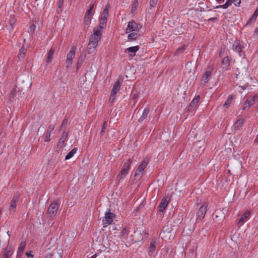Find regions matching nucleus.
I'll return each instance as SVG.
<instances>
[{"label": "nucleus", "mask_w": 258, "mask_h": 258, "mask_svg": "<svg viewBox=\"0 0 258 258\" xmlns=\"http://www.w3.org/2000/svg\"><path fill=\"white\" fill-rule=\"evenodd\" d=\"M232 3L236 7H239L241 4V0H232Z\"/></svg>", "instance_id": "48"}, {"label": "nucleus", "mask_w": 258, "mask_h": 258, "mask_svg": "<svg viewBox=\"0 0 258 258\" xmlns=\"http://www.w3.org/2000/svg\"><path fill=\"white\" fill-rule=\"evenodd\" d=\"M127 36V38L129 40L134 41L139 36V34L138 32H131Z\"/></svg>", "instance_id": "33"}, {"label": "nucleus", "mask_w": 258, "mask_h": 258, "mask_svg": "<svg viewBox=\"0 0 258 258\" xmlns=\"http://www.w3.org/2000/svg\"><path fill=\"white\" fill-rule=\"evenodd\" d=\"M254 33V34L258 35V27L255 29Z\"/></svg>", "instance_id": "55"}, {"label": "nucleus", "mask_w": 258, "mask_h": 258, "mask_svg": "<svg viewBox=\"0 0 258 258\" xmlns=\"http://www.w3.org/2000/svg\"><path fill=\"white\" fill-rule=\"evenodd\" d=\"M63 1L64 0H59L58 3V6L59 8H60L63 4Z\"/></svg>", "instance_id": "50"}, {"label": "nucleus", "mask_w": 258, "mask_h": 258, "mask_svg": "<svg viewBox=\"0 0 258 258\" xmlns=\"http://www.w3.org/2000/svg\"><path fill=\"white\" fill-rule=\"evenodd\" d=\"M52 257V255L51 254H49V255H47L45 258H51Z\"/></svg>", "instance_id": "58"}, {"label": "nucleus", "mask_w": 258, "mask_h": 258, "mask_svg": "<svg viewBox=\"0 0 258 258\" xmlns=\"http://www.w3.org/2000/svg\"><path fill=\"white\" fill-rule=\"evenodd\" d=\"M127 171H128L127 170H126L122 168L120 173L117 176V177H116L117 180L119 182L122 181L125 177V176L127 174Z\"/></svg>", "instance_id": "19"}, {"label": "nucleus", "mask_w": 258, "mask_h": 258, "mask_svg": "<svg viewBox=\"0 0 258 258\" xmlns=\"http://www.w3.org/2000/svg\"><path fill=\"white\" fill-rule=\"evenodd\" d=\"M244 122V119L242 118H240L238 119L234 124L233 126V130H239L243 125Z\"/></svg>", "instance_id": "24"}, {"label": "nucleus", "mask_w": 258, "mask_h": 258, "mask_svg": "<svg viewBox=\"0 0 258 258\" xmlns=\"http://www.w3.org/2000/svg\"><path fill=\"white\" fill-rule=\"evenodd\" d=\"M68 134H69L68 130H65L62 133L61 137L59 140L58 145H57V146L59 148H61L63 146L65 141L67 140V139L68 138Z\"/></svg>", "instance_id": "14"}, {"label": "nucleus", "mask_w": 258, "mask_h": 258, "mask_svg": "<svg viewBox=\"0 0 258 258\" xmlns=\"http://www.w3.org/2000/svg\"><path fill=\"white\" fill-rule=\"evenodd\" d=\"M116 94H114V93H112L111 92L110 98L109 99V102L110 103H113V102L116 98Z\"/></svg>", "instance_id": "42"}, {"label": "nucleus", "mask_w": 258, "mask_h": 258, "mask_svg": "<svg viewBox=\"0 0 258 258\" xmlns=\"http://www.w3.org/2000/svg\"><path fill=\"white\" fill-rule=\"evenodd\" d=\"M58 209V205L55 202H53L50 204L48 208L47 212L49 216L53 218L56 215Z\"/></svg>", "instance_id": "7"}, {"label": "nucleus", "mask_w": 258, "mask_h": 258, "mask_svg": "<svg viewBox=\"0 0 258 258\" xmlns=\"http://www.w3.org/2000/svg\"><path fill=\"white\" fill-rule=\"evenodd\" d=\"M110 8V5L107 4L105 6L103 9V12L99 18V26L97 27H99L100 29H103L106 26V22L107 21V18L108 17L109 9Z\"/></svg>", "instance_id": "2"}, {"label": "nucleus", "mask_w": 258, "mask_h": 258, "mask_svg": "<svg viewBox=\"0 0 258 258\" xmlns=\"http://www.w3.org/2000/svg\"><path fill=\"white\" fill-rule=\"evenodd\" d=\"M106 125H107L106 121H104L102 126V129H101V131L100 132L101 135H103L104 132H105V129Z\"/></svg>", "instance_id": "47"}, {"label": "nucleus", "mask_w": 258, "mask_h": 258, "mask_svg": "<svg viewBox=\"0 0 258 258\" xmlns=\"http://www.w3.org/2000/svg\"><path fill=\"white\" fill-rule=\"evenodd\" d=\"M142 28V25L140 24L136 23L134 21L129 22L125 32L126 33L131 32H138Z\"/></svg>", "instance_id": "3"}, {"label": "nucleus", "mask_w": 258, "mask_h": 258, "mask_svg": "<svg viewBox=\"0 0 258 258\" xmlns=\"http://www.w3.org/2000/svg\"><path fill=\"white\" fill-rule=\"evenodd\" d=\"M157 3V0H150L149 4H150V8H152L154 7L156 5Z\"/></svg>", "instance_id": "44"}, {"label": "nucleus", "mask_w": 258, "mask_h": 258, "mask_svg": "<svg viewBox=\"0 0 258 258\" xmlns=\"http://www.w3.org/2000/svg\"><path fill=\"white\" fill-rule=\"evenodd\" d=\"M230 59L229 57L226 56L223 58L222 63V67L224 69L228 70V68L230 65Z\"/></svg>", "instance_id": "23"}, {"label": "nucleus", "mask_w": 258, "mask_h": 258, "mask_svg": "<svg viewBox=\"0 0 258 258\" xmlns=\"http://www.w3.org/2000/svg\"><path fill=\"white\" fill-rule=\"evenodd\" d=\"M232 49L234 51L237 52L240 56H244V54L242 51V47L240 45L239 41L236 40L234 42L232 45Z\"/></svg>", "instance_id": "10"}, {"label": "nucleus", "mask_w": 258, "mask_h": 258, "mask_svg": "<svg viewBox=\"0 0 258 258\" xmlns=\"http://www.w3.org/2000/svg\"><path fill=\"white\" fill-rule=\"evenodd\" d=\"M121 84V82L119 80H117L113 85L111 93L116 94L120 90Z\"/></svg>", "instance_id": "20"}, {"label": "nucleus", "mask_w": 258, "mask_h": 258, "mask_svg": "<svg viewBox=\"0 0 258 258\" xmlns=\"http://www.w3.org/2000/svg\"><path fill=\"white\" fill-rule=\"evenodd\" d=\"M257 15H258V7L256 8V9L255 10V11L254 12V13L253 14L250 19L249 20L248 23H251L254 22L256 19Z\"/></svg>", "instance_id": "37"}, {"label": "nucleus", "mask_w": 258, "mask_h": 258, "mask_svg": "<svg viewBox=\"0 0 258 258\" xmlns=\"http://www.w3.org/2000/svg\"><path fill=\"white\" fill-rule=\"evenodd\" d=\"M219 4H222L224 2V0H216Z\"/></svg>", "instance_id": "53"}, {"label": "nucleus", "mask_w": 258, "mask_h": 258, "mask_svg": "<svg viewBox=\"0 0 258 258\" xmlns=\"http://www.w3.org/2000/svg\"><path fill=\"white\" fill-rule=\"evenodd\" d=\"M7 234L8 235L9 237H10L11 236V232L10 231H8Z\"/></svg>", "instance_id": "59"}, {"label": "nucleus", "mask_w": 258, "mask_h": 258, "mask_svg": "<svg viewBox=\"0 0 258 258\" xmlns=\"http://www.w3.org/2000/svg\"><path fill=\"white\" fill-rule=\"evenodd\" d=\"M150 111V109L148 107H146L144 109L143 113L141 117L138 119V121L139 122L143 121L148 116L149 112Z\"/></svg>", "instance_id": "26"}, {"label": "nucleus", "mask_w": 258, "mask_h": 258, "mask_svg": "<svg viewBox=\"0 0 258 258\" xmlns=\"http://www.w3.org/2000/svg\"><path fill=\"white\" fill-rule=\"evenodd\" d=\"M169 203V199L168 197L163 198L162 199V200L158 207V211L161 213H163L164 210L166 209V208L168 206Z\"/></svg>", "instance_id": "8"}, {"label": "nucleus", "mask_w": 258, "mask_h": 258, "mask_svg": "<svg viewBox=\"0 0 258 258\" xmlns=\"http://www.w3.org/2000/svg\"><path fill=\"white\" fill-rule=\"evenodd\" d=\"M85 58H86L85 54H82L79 56V57L78 58L77 64V69H79V68L81 67L83 61L85 59Z\"/></svg>", "instance_id": "31"}, {"label": "nucleus", "mask_w": 258, "mask_h": 258, "mask_svg": "<svg viewBox=\"0 0 258 258\" xmlns=\"http://www.w3.org/2000/svg\"><path fill=\"white\" fill-rule=\"evenodd\" d=\"M19 197L17 196H14L11 202V204L10 206L9 210L10 212H14L15 210V208L16 207L17 203L18 201Z\"/></svg>", "instance_id": "17"}, {"label": "nucleus", "mask_w": 258, "mask_h": 258, "mask_svg": "<svg viewBox=\"0 0 258 258\" xmlns=\"http://www.w3.org/2000/svg\"><path fill=\"white\" fill-rule=\"evenodd\" d=\"M76 46H73L70 49L69 52L67 55V59L66 61V65L67 68L70 67L73 63V60L75 57Z\"/></svg>", "instance_id": "4"}, {"label": "nucleus", "mask_w": 258, "mask_h": 258, "mask_svg": "<svg viewBox=\"0 0 258 258\" xmlns=\"http://www.w3.org/2000/svg\"><path fill=\"white\" fill-rule=\"evenodd\" d=\"M138 96V94L135 93L133 96V99H135Z\"/></svg>", "instance_id": "56"}, {"label": "nucleus", "mask_w": 258, "mask_h": 258, "mask_svg": "<svg viewBox=\"0 0 258 258\" xmlns=\"http://www.w3.org/2000/svg\"><path fill=\"white\" fill-rule=\"evenodd\" d=\"M212 69L209 68L205 72L202 79L201 84L205 85L208 81L209 78L211 76Z\"/></svg>", "instance_id": "13"}, {"label": "nucleus", "mask_w": 258, "mask_h": 258, "mask_svg": "<svg viewBox=\"0 0 258 258\" xmlns=\"http://www.w3.org/2000/svg\"><path fill=\"white\" fill-rule=\"evenodd\" d=\"M26 255H27V257H34V255L33 254H32L28 252H26Z\"/></svg>", "instance_id": "51"}, {"label": "nucleus", "mask_w": 258, "mask_h": 258, "mask_svg": "<svg viewBox=\"0 0 258 258\" xmlns=\"http://www.w3.org/2000/svg\"><path fill=\"white\" fill-rule=\"evenodd\" d=\"M68 124V120L67 119H64L62 122L61 125L60 126L59 131L62 130L63 128H66L67 125Z\"/></svg>", "instance_id": "40"}, {"label": "nucleus", "mask_w": 258, "mask_h": 258, "mask_svg": "<svg viewBox=\"0 0 258 258\" xmlns=\"http://www.w3.org/2000/svg\"><path fill=\"white\" fill-rule=\"evenodd\" d=\"M94 5L92 4L89 7V9L86 12L85 17H84V21L87 24H90L91 20V13L92 11L94 8Z\"/></svg>", "instance_id": "11"}, {"label": "nucleus", "mask_w": 258, "mask_h": 258, "mask_svg": "<svg viewBox=\"0 0 258 258\" xmlns=\"http://www.w3.org/2000/svg\"><path fill=\"white\" fill-rule=\"evenodd\" d=\"M77 151V148H74L72 149L66 156L65 159L66 160H69L71 158H72L74 155L76 153Z\"/></svg>", "instance_id": "36"}, {"label": "nucleus", "mask_w": 258, "mask_h": 258, "mask_svg": "<svg viewBox=\"0 0 258 258\" xmlns=\"http://www.w3.org/2000/svg\"><path fill=\"white\" fill-rule=\"evenodd\" d=\"M26 246V241H22L17 251V256L21 257Z\"/></svg>", "instance_id": "22"}, {"label": "nucleus", "mask_w": 258, "mask_h": 258, "mask_svg": "<svg viewBox=\"0 0 258 258\" xmlns=\"http://www.w3.org/2000/svg\"><path fill=\"white\" fill-rule=\"evenodd\" d=\"M16 91V89H13V90H11V91L10 93V98H13L14 97V96L15 95Z\"/></svg>", "instance_id": "49"}, {"label": "nucleus", "mask_w": 258, "mask_h": 258, "mask_svg": "<svg viewBox=\"0 0 258 258\" xmlns=\"http://www.w3.org/2000/svg\"><path fill=\"white\" fill-rule=\"evenodd\" d=\"M128 234V231L126 229V227H124L122 229L121 231L120 232V234L119 235L120 239H123L126 238Z\"/></svg>", "instance_id": "35"}, {"label": "nucleus", "mask_w": 258, "mask_h": 258, "mask_svg": "<svg viewBox=\"0 0 258 258\" xmlns=\"http://www.w3.org/2000/svg\"><path fill=\"white\" fill-rule=\"evenodd\" d=\"M132 161L133 160L132 159H128L127 160L124 161L122 169L128 171V170L130 168Z\"/></svg>", "instance_id": "29"}, {"label": "nucleus", "mask_w": 258, "mask_h": 258, "mask_svg": "<svg viewBox=\"0 0 258 258\" xmlns=\"http://www.w3.org/2000/svg\"><path fill=\"white\" fill-rule=\"evenodd\" d=\"M233 99V96L232 95H229L227 100L225 101V103L223 105V107L227 108L230 104L231 103L232 100Z\"/></svg>", "instance_id": "38"}, {"label": "nucleus", "mask_w": 258, "mask_h": 258, "mask_svg": "<svg viewBox=\"0 0 258 258\" xmlns=\"http://www.w3.org/2000/svg\"><path fill=\"white\" fill-rule=\"evenodd\" d=\"M102 30L97 27L94 28L93 33L90 37L88 45L87 51L89 54L92 53L97 46L98 42L101 38Z\"/></svg>", "instance_id": "1"}, {"label": "nucleus", "mask_w": 258, "mask_h": 258, "mask_svg": "<svg viewBox=\"0 0 258 258\" xmlns=\"http://www.w3.org/2000/svg\"><path fill=\"white\" fill-rule=\"evenodd\" d=\"M207 206L205 204L204 205H202L198 210L197 212V220L199 219L200 220H202L205 215V214L207 212Z\"/></svg>", "instance_id": "9"}, {"label": "nucleus", "mask_w": 258, "mask_h": 258, "mask_svg": "<svg viewBox=\"0 0 258 258\" xmlns=\"http://www.w3.org/2000/svg\"><path fill=\"white\" fill-rule=\"evenodd\" d=\"M27 52V49L24 47V46H23L19 51V54H18V57L20 59H22L24 58L25 55Z\"/></svg>", "instance_id": "30"}, {"label": "nucleus", "mask_w": 258, "mask_h": 258, "mask_svg": "<svg viewBox=\"0 0 258 258\" xmlns=\"http://www.w3.org/2000/svg\"><path fill=\"white\" fill-rule=\"evenodd\" d=\"M6 26L8 29L11 30L13 29V26L15 23V17L13 15H11L8 20H7Z\"/></svg>", "instance_id": "18"}, {"label": "nucleus", "mask_w": 258, "mask_h": 258, "mask_svg": "<svg viewBox=\"0 0 258 258\" xmlns=\"http://www.w3.org/2000/svg\"><path fill=\"white\" fill-rule=\"evenodd\" d=\"M184 50H185V46L183 45V46H181L180 47H179L178 49H177V50H176V54H181V53H183V52L184 51Z\"/></svg>", "instance_id": "43"}, {"label": "nucleus", "mask_w": 258, "mask_h": 258, "mask_svg": "<svg viewBox=\"0 0 258 258\" xmlns=\"http://www.w3.org/2000/svg\"><path fill=\"white\" fill-rule=\"evenodd\" d=\"M54 53V49L51 47L48 51L47 57L46 58V61L47 63H50L53 58V55Z\"/></svg>", "instance_id": "25"}, {"label": "nucleus", "mask_w": 258, "mask_h": 258, "mask_svg": "<svg viewBox=\"0 0 258 258\" xmlns=\"http://www.w3.org/2000/svg\"><path fill=\"white\" fill-rule=\"evenodd\" d=\"M236 78H238L239 76H240V73L238 72V74H236Z\"/></svg>", "instance_id": "57"}, {"label": "nucleus", "mask_w": 258, "mask_h": 258, "mask_svg": "<svg viewBox=\"0 0 258 258\" xmlns=\"http://www.w3.org/2000/svg\"><path fill=\"white\" fill-rule=\"evenodd\" d=\"M63 251L61 249H56V250H54L53 252V254H51L52 256L54 255L55 258H62Z\"/></svg>", "instance_id": "32"}, {"label": "nucleus", "mask_w": 258, "mask_h": 258, "mask_svg": "<svg viewBox=\"0 0 258 258\" xmlns=\"http://www.w3.org/2000/svg\"><path fill=\"white\" fill-rule=\"evenodd\" d=\"M256 111L258 112V105L256 106Z\"/></svg>", "instance_id": "60"}, {"label": "nucleus", "mask_w": 258, "mask_h": 258, "mask_svg": "<svg viewBox=\"0 0 258 258\" xmlns=\"http://www.w3.org/2000/svg\"><path fill=\"white\" fill-rule=\"evenodd\" d=\"M250 215L249 211H246L241 217L240 219L239 220V221L237 222V224H242L243 223L245 222V220L247 219V217H249Z\"/></svg>", "instance_id": "27"}, {"label": "nucleus", "mask_w": 258, "mask_h": 258, "mask_svg": "<svg viewBox=\"0 0 258 258\" xmlns=\"http://www.w3.org/2000/svg\"><path fill=\"white\" fill-rule=\"evenodd\" d=\"M14 249L13 248L9 245H8L5 250H4L3 258H10V257L13 253Z\"/></svg>", "instance_id": "15"}, {"label": "nucleus", "mask_w": 258, "mask_h": 258, "mask_svg": "<svg viewBox=\"0 0 258 258\" xmlns=\"http://www.w3.org/2000/svg\"><path fill=\"white\" fill-rule=\"evenodd\" d=\"M114 217V215L110 212V210L105 212V216L103 219L104 227H106L112 223Z\"/></svg>", "instance_id": "6"}, {"label": "nucleus", "mask_w": 258, "mask_h": 258, "mask_svg": "<svg viewBox=\"0 0 258 258\" xmlns=\"http://www.w3.org/2000/svg\"><path fill=\"white\" fill-rule=\"evenodd\" d=\"M54 128L55 125L54 124H50L48 127L46 133L50 134H53L54 132Z\"/></svg>", "instance_id": "39"}, {"label": "nucleus", "mask_w": 258, "mask_h": 258, "mask_svg": "<svg viewBox=\"0 0 258 258\" xmlns=\"http://www.w3.org/2000/svg\"><path fill=\"white\" fill-rule=\"evenodd\" d=\"M249 108H250V107L248 106V101L246 100L243 105L242 109L243 110H246L248 109Z\"/></svg>", "instance_id": "45"}, {"label": "nucleus", "mask_w": 258, "mask_h": 258, "mask_svg": "<svg viewBox=\"0 0 258 258\" xmlns=\"http://www.w3.org/2000/svg\"><path fill=\"white\" fill-rule=\"evenodd\" d=\"M200 100V96H198L196 97H195L192 101L190 103L189 106V109H191V107H195L197 104L198 103Z\"/></svg>", "instance_id": "34"}, {"label": "nucleus", "mask_w": 258, "mask_h": 258, "mask_svg": "<svg viewBox=\"0 0 258 258\" xmlns=\"http://www.w3.org/2000/svg\"><path fill=\"white\" fill-rule=\"evenodd\" d=\"M139 46L138 45L132 46L127 48L125 49V52H129L130 54V56L133 57L136 55V53L139 50Z\"/></svg>", "instance_id": "16"}, {"label": "nucleus", "mask_w": 258, "mask_h": 258, "mask_svg": "<svg viewBox=\"0 0 258 258\" xmlns=\"http://www.w3.org/2000/svg\"><path fill=\"white\" fill-rule=\"evenodd\" d=\"M257 100L258 96L256 94L248 97V98L247 99V100L248 101L249 107H250L251 106H252Z\"/></svg>", "instance_id": "21"}, {"label": "nucleus", "mask_w": 258, "mask_h": 258, "mask_svg": "<svg viewBox=\"0 0 258 258\" xmlns=\"http://www.w3.org/2000/svg\"><path fill=\"white\" fill-rule=\"evenodd\" d=\"M51 135V134L47 133H46V135L44 137V141L45 142H49L50 141Z\"/></svg>", "instance_id": "46"}, {"label": "nucleus", "mask_w": 258, "mask_h": 258, "mask_svg": "<svg viewBox=\"0 0 258 258\" xmlns=\"http://www.w3.org/2000/svg\"><path fill=\"white\" fill-rule=\"evenodd\" d=\"M238 68H237V71L238 72Z\"/></svg>", "instance_id": "61"}, {"label": "nucleus", "mask_w": 258, "mask_h": 258, "mask_svg": "<svg viewBox=\"0 0 258 258\" xmlns=\"http://www.w3.org/2000/svg\"><path fill=\"white\" fill-rule=\"evenodd\" d=\"M216 20H217V19L216 17L211 18H209V21H212L213 22L215 21H216Z\"/></svg>", "instance_id": "52"}, {"label": "nucleus", "mask_w": 258, "mask_h": 258, "mask_svg": "<svg viewBox=\"0 0 258 258\" xmlns=\"http://www.w3.org/2000/svg\"><path fill=\"white\" fill-rule=\"evenodd\" d=\"M138 6V0H135L132 6V11L133 12L137 10V7Z\"/></svg>", "instance_id": "41"}, {"label": "nucleus", "mask_w": 258, "mask_h": 258, "mask_svg": "<svg viewBox=\"0 0 258 258\" xmlns=\"http://www.w3.org/2000/svg\"><path fill=\"white\" fill-rule=\"evenodd\" d=\"M246 73V70L245 69H243L242 73V74H241V76H242L243 75V74H244L245 75Z\"/></svg>", "instance_id": "54"}, {"label": "nucleus", "mask_w": 258, "mask_h": 258, "mask_svg": "<svg viewBox=\"0 0 258 258\" xmlns=\"http://www.w3.org/2000/svg\"><path fill=\"white\" fill-rule=\"evenodd\" d=\"M232 3H233L232 0H227L224 4L217 6L215 7V8H216V9L222 8L223 9H226L229 6H231Z\"/></svg>", "instance_id": "28"}, {"label": "nucleus", "mask_w": 258, "mask_h": 258, "mask_svg": "<svg viewBox=\"0 0 258 258\" xmlns=\"http://www.w3.org/2000/svg\"><path fill=\"white\" fill-rule=\"evenodd\" d=\"M149 160L147 158H145L139 165L137 170L136 171L135 176L138 177L139 179L142 176V172L146 169L148 164Z\"/></svg>", "instance_id": "5"}, {"label": "nucleus", "mask_w": 258, "mask_h": 258, "mask_svg": "<svg viewBox=\"0 0 258 258\" xmlns=\"http://www.w3.org/2000/svg\"><path fill=\"white\" fill-rule=\"evenodd\" d=\"M157 243V241L156 238H153L152 239L148 248V254L149 256H151L154 253Z\"/></svg>", "instance_id": "12"}]
</instances>
